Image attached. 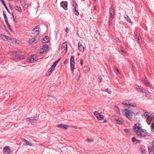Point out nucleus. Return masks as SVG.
Wrapping results in <instances>:
<instances>
[{
    "mask_svg": "<svg viewBox=\"0 0 154 154\" xmlns=\"http://www.w3.org/2000/svg\"><path fill=\"white\" fill-rule=\"evenodd\" d=\"M122 113L123 116L130 121H132L133 120V116L135 115V113L132 109L129 107L122 109Z\"/></svg>",
    "mask_w": 154,
    "mask_h": 154,
    "instance_id": "1",
    "label": "nucleus"
},
{
    "mask_svg": "<svg viewBox=\"0 0 154 154\" xmlns=\"http://www.w3.org/2000/svg\"><path fill=\"white\" fill-rule=\"evenodd\" d=\"M139 137H144L147 134L146 131L142 128L135 133Z\"/></svg>",
    "mask_w": 154,
    "mask_h": 154,
    "instance_id": "2",
    "label": "nucleus"
},
{
    "mask_svg": "<svg viewBox=\"0 0 154 154\" xmlns=\"http://www.w3.org/2000/svg\"><path fill=\"white\" fill-rule=\"evenodd\" d=\"M142 128V126L140 123L138 122L135 123L133 128L134 132L135 133Z\"/></svg>",
    "mask_w": 154,
    "mask_h": 154,
    "instance_id": "3",
    "label": "nucleus"
},
{
    "mask_svg": "<svg viewBox=\"0 0 154 154\" xmlns=\"http://www.w3.org/2000/svg\"><path fill=\"white\" fill-rule=\"evenodd\" d=\"M94 115L99 120H102L104 119L103 116L101 115L100 113H99L97 111H95L94 112Z\"/></svg>",
    "mask_w": 154,
    "mask_h": 154,
    "instance_id": "4",
    "label": "nucleus"
},
{
    "mask_svg": "<svg viewBox=\"0 0 154 154\" xmlns=\"http://www.w3.org/2000/svg\"><path fill=\"white\" fill-rule=\"evenodd\" d=\"M38 118L36 117H31V118H27L26 119V122L28 124L34 123V121H37L38 120Z\"/></svg>",
    "mask_w": 154,
    "mask_h": 154,
    "instance_id": "5",
    "label": "nucleus"
},
{
    "mask_svg": "<svg viewBox=\"0 0 154 154\" xmlns=\"http://www.w3.org/2000/svg\"><path fill=\"white\" fill-rule=\"evenodd\" d=\"M70 68L72 71H73L74 68V58L73 57L71 56L70 60Z\"/></svg>",
    "mask_w": 154,
    "mask_h": 154,
    "instance_id": "6",
    "label": "nucleus"
},
{
    "mask_svg": "<svg viewBox=\"0 0 154 154\" xmlns=\"http://www.w3.org/2000/svg\"><path fill=\"white\" fill-rule=\"evenodd\" d=\"M66 42H63L62 45V50L64 53H66L67 51V46L66 43Z\"/></svg>",
    "mask_w": 154,
    "mask_h": 154,
    "instance_id": "7",
    "label": "nucleus"
},
{
    "mask_svg": "<svg viewBox=\"0 0 154 154\" xmlns=\"http://www.w3.org/2000/svg\"><path fill=\"white\" fill-rule=\"evenodd\" d=\"M4 153H6L7 154H10L12 153L13 151L12 149H10L8 146H6L3 148Z\"/></svg>",
    "mask_w": 154,
    "mask_h": 154,
    "instance_id": "8",
    "label": "nucleus"
},
{
    "mask_svg": "<svg viewBox=\"0 0 154 154\" xmlns=\"http://www.w3.org/2000/svg\"><path fill=\"white\" fill-rule=\"evenodd\" d=\"M39 39V36H35L34 37L32 38L29 40V42L30 43H35L38 41Z\"/></svg>",
    "mask_w": 154,
    "mask_h": 154,
    "instance_id": "9",
    "label": "nucleus"
},
{
    "mask_svg": "<svg viewBox=\"0 0 154 154\" xmlns=\"http://www.w3.org/2000/svg\"><path fill=\"white\" fill-rule=\"evenodd\" d=\"M114 8L111 6L109 8V15L110 18H114Z\"/></svg>",
    "mask_w": 154,
    "mask_h": 154,
    "instance_id": "10",
    "label": "nucleus"
},
{
    "mask_svg": "<svg viewBox=\"0 0 154 154\" xmlns=\"http://www.w3.org/2000/svg\"><path fill=\"white\" fill-rule=\"evenodd\" d=\"M68 3L66 1H62L60 2V6L66 11L67 10Z\"/></svg>",
    "mask_w": 154,
    "mask_h": 154,
    "instance_id": "11",
    "label": "nucleus"
},
{
    "mask_svg": "<svg viewBox=\"0 0 154 154\" xmlns=\"http://www.w3.org/2000/svg\"><path fill=\"white\" fill-rule=\"evenodd\" d=\"M39 26H36L32 30V33L33 34H38L39 33Z\"/></svg>",
    "mask_w": 154,
    "mask_h": 154,
    "instance_id": "12",
    "label": "nucleus"
},
{
    "mask_svg": "<svg viewBox=\"0 0 154 154\" xmlns=\"http://www.w3.org/2000/svg\"><path fill=\"white\" fill-rule=\"evenodd\" d=\"M36 57V56L35 55L31 56V57L30 58L28 59L27 60L28 62L31 63H33L37 60L35 58Z\"/></svg>",
    "mask_w": 154,
    "mask_h": 154,
    "instance_id": "13",
    "label": "nucleus"
},
{
    "mask_svg": "<svg viewBox=\"0 0 154 154\" xmlns=\"http://www.w3.org/2000/svg\"><path fill=\"white\" fill-rule=\"evenodd\" d=\"M122 104L126 106H130L131 105V101L130 100H125L122 102Z\"/></svg>",
    "mask_w": 154,
    "mask_h": 154,
    "instance_id": "14",
    "label": "nucleus"
},
{
    "mask_svg": "<svg viewBox=\"0 0 154 154\" xmlns=\"http://www.w3.org/2000/svg\"><path fill=\"white\" fill-rule=\"evenodd\" d=\"M57 126L59 128H63L65 130H67L68 127V125L62 124L57 125Z\"/></svg>",
    "mask_w": 154,
    "mask_h": 154,
    "instance_id": "15",
    "label": "nucleus"
},
{
    "mask_svg": "<svg viewBox=\"0 0 154 154\" xmlns=\"http://www.w3.org/2000/svg\"><path fill=\"white\" fill-rule=\"evenodd\" d=\"M78 45L79 51L82 52H83L84 50V46L82 45V44L80 42H79L78 43Z\"/></svg>",
    "mask_w": 154,
    "mask_h": 154,
    "instance_id": "16",
    "label": "nucleus"
},
{
    "mask_svg": "<svg viewBox=\"0 0 154 154\" xmlns=\"http://www.w3.org/2000/svg\"><path fill=\"white\" fill-rule=\"evenodd\" d=\"M23 141L25 142V143L23 144L25 146H28L29 145L30 146H32V144L29 141L25 139H23Z\"/></svg>",
    "mask_w": 154,
    "mask_h": 154,
    "instance_id": "17",
    "label": "nucleus"
},
{
    "mask_svg": "<svg viewBox=\"0 0 154 154\" xmlns=\"http://www.w3.org/2000/svg\"><path fill=\"white\" fill-rule=\"evenodd\" d=\"M150 115L149 113L148 112H145L144 114L142 115V117H144L146 119V121H147V119L149 118Z\"/></svg>",
    "mask_w": 154,
    "mask_h": 154,
    "instance_id": "18",
    "label": "nucleus"
},
{
    "mask_svg": "<svg viewBox=\"0 0 154 154\" xmlns=\"http://www.w3.org/2000/svg\"><path fill=\"white\" fill-rule=\"evenodd\" d=\"M90 68L87 66H84L83 68V71L85 73H87L90 71Z\"/></svg>",
    "mask_w": 154,
    "mask_h": 154,
    "instance_id": "19",
    "label": "nucleus"
},
{
    "mask_svg": "<svg viewBox=\"0 0 154 154\" xmlns=\"http://www.w3.org/2000/svg\"><path fill=\"white\" fill-rule=\"evenodd\" d=\"M132 141L134 143H140L141 142L140 140L136 139L135 137H133L132 138Z\"/></svg>",
    "mask_w": 154,
    "mask_h": 154,
    "instance_id": "20",
    "label": "nucleus"
},
{
    "mask_svg": "<svg viewBox=\"0 0 154 154\" xmlns=\"http://www.w3.org/2000/svg\"><path fill=\"white\" fill-rule=\"evenodd\" d=\"M142 81L143 82V83L146 86L148 87H150L151 86L150 83L149 82L148 80L145 79H143L142 80Z\"/></svg>",
    "mask_w": 154,
    "mask_h": 154,
    "instance_id": "21",
    "label": "nucleus"
},
{
    "mask_svg": "<svg viewBox=\"0 0 154 154\" xmlns=\"http://www.w3.org/2000/svg\"><path fill=\"white\" fill-rule=\"evenodd\" d=\"M49 41V38L48 36H45L42 39V42L44 43H48Z\"/></svg>",
    "mask_w": 154,
    "mask_h": 154,
    "instance_id": "22",
    "label": "nucleus"
},
{
    "mask_svg": "<svg viewBox=\"0 0 154 154\" xmlns=\"http://www.w3.org/2000/svg\"><path fill=\"white\" fill-rule=\"evenodd\" d=\"M149 154H154V147H152L151 148L148 147Z\"/></svg>",
    "mask_w": 154,
    "mask_h": 154,
    "instance_id": "23",
    "label": "nucleus"
},
{
    "mask_svg": "<svg viewBox=\"0 0 154 154\" xmlns=\"http://www.w3.org/2000/svg\"><path fill=\"white\" fill-rule=\"evenodd\" d=\"M11 54H12L13 55L14 54H16L17 55H20L21 54V52L20 51H12L11 52Z\"/></svg>",
    "mask_w": 154,
    "mask_h": 154,
    "instance_id": "24",
    "label": "nucleus"
},
{
    "mask_svg": "<svg viewBox=\"0 0 154 154\" xmlns=\"http://www.w3.org/2000/svg\"><path fill=\"white\" fill-rule=\"evenodd\" d=\"M116 122L117 124L121 125L123 124V120L120 118H119V119H117Z\"/></svg>",
    "mask_w": 154,
    "mask_h": 154,
    "instance_id": "25",
    "label": "nucleus"
},
{
    "mask_svg": "<svg viewBox=\"0 0 154 154\" xmlns=\"http://www.w3.org/2000/svg\"><path fill=\"white\" fill-rule=\"evenodd\" d=\"M77 8H74V14L76 16H78L79 14V12L78 10H77Z\"/></svg>",
    "mask_w": 154,
    "mask_h": 154,
    "instance_id": "26",
    "label": "nucleus"
},
{
    "mask_svg": "<svg viewBox=\"0 0 154 154\" xmlns=\"http://www.w3.org/2000/svg\"><path fill=\"white\" fill-rule=\"evenodd\" d=\"M54 71L53 69L50 68L48 71L46 73V74L47 75H50L53 71Z\"/></svg>",
    "mask_w": 154,
    "mask_h": 154,
    "instance_id": "27",
    "label": "nucleus"
},
{
    "mask_svg": "<svg viewBox=\"0 0 154 154\" xmlns=\"http://www.w3.org/2000/svg\"><path fill=\"white\" fill-rule=\"evenodd\" d=\"M0 37L2 39L5 41L7 40L8 38V36L4 35H1Z\"/></svg>",
    "mask_w": 154,
    "mask_h": 154,
    "instance_id": "28",
    "label": "nucleus"
},
{
    "mask_svg": "<svg viewBox=\"0 0 154 154\" xmlns=\"http://www.w3.org/2000/svg\"><path fill=\"white\" fill-rule=\"evenodd\" d=\"M42 49H43V50H44L45 51H46L48 49V46L47 45H45L43 46L42 48Z\"/></svg>",
    "mask_w": 154,
    "mask_h": 154,
    "instance_id": "29",
    "label": "nucleus"
},
{
    "mask_svg": "<svg viewBox=\"0 0 154 154\" xmlns=\"http://www.w3.org/2000/svg\"><path fill=\"white\" fill-rule=\"evenodd\" d=\"M15 9L18 11L19 12H22V9L20 7H19L18 6H16L14 7Z\"/></svg>",
    "mask_w": 154,
    "mask_h": 154,
    "instance_id": "30",
    "label": "nucleus"
},
{
    "mask_svg": "<svg viewBox=\"0 0 154 154\" xmlns=\"http://www.w3.org/2000/svg\"><path fill=\"white\" fill-rule=\"evenodd\" d=\"M124 17L128 22L129 23L131 22V20L129 17L128 16V15H125Z\"/></svg>",
    "mask_w": 154,
    "mask_h": 154,
    "instance_id": "31",
    "label": "nucleus"
},
{
    "mask_svg": "<svg viewBox=\"0 0 154 154\" xmlns=\"http://www.w3.org/2000/svg\"><path fill=\"white\" fill-rule=\"evenodd\" d=\"M25 58V56L23 55L20 56L17 58V61L23 59Z\"/></svg>",
    "mask_w": 154,
    "mask_h": 154,
    "instance_id": "32",
    "label": "nucleus"
},
{
    "mask_svg": "<svg viewBox=\"0 0 154 154\" xmlns=\"http://www.w3.org/2000/svg\"><path fill=\"white\" fill-rule=\"evenodd\" d=\"M114 108H115V110L117 112V113L119 114V115H120V110L119 109V108L118 107H117L116 106H115L114 107Z\"/></svg>",
    "mask_w": 154,
    "mask_h": 154,
    "instance_id": "33",
    "label": "nucleus"
},
{
    "mask_svg": "<svg viewBox=\"0 0 154 154\" xmlns=\"http://www.w3.org/2000/svg\"><path fill=\"white\" fill-rule=\"evenodd\" d=\"M144 88L143 87L140 86L137 90L140 92L143 93L144 92Z\"/></svg>",
    "mask_w": 154,
    "mask_h": 154,
    "instance_id": "34",
    "label": "nucleus"
},
{
    "mask_svg": "<svg viewBox=\"0 0 154 154\" xmlns=\"http://www.w3.org/2000/svg\"><path fill=\"white\" fill-rule=\"evenodd\" d=\"M151 131L154 132V122L152 123L151 125Z\"/></svg>",
    "mask_w": 154,
    "mask_h": 154,
    "instance_id": "35",
    "label": "nucleus"
},
{
    "mask_svg": "<svg viewBox=\"0 0 154 154\" xmlns=\"http://www.w3.org/2000/svg\"><path fill=\"white\" fill-rule=\"evenodd\" d=\"M72 7L74 8H77L78 5L76 2H74L72 5Z\"/></svg>",
    "mask_w": 154,
    "mask_h": 154,
    "instance_id": "36",
    "label": "nucleus"
},
{
    "mask_svg": "<svg viewBox=\"0 0 154 154\" xmlns=\"http://www.w3.org/2000/svg\"><path fill=\"white\" fill-rule=\"evenodd\" d=\"M42 49H40V50L38 51V53H39V54H43L45 52L44 50H43Z\"/></svg>",
    "mask_w": 154,
    "mask_h": 154,
    "instance_id": "37",
    "label": "nucleus"
},
{
    "mask_svg": "<svg viewBox=\"0 0 154 154\" xmlns=\"http://www.w3.org/2000/svg\"><path fill=\"white\" fill-rule=\"evenodd\" d=\"M114 39H115V40L116 42H121V41L120 40L118 37H115L114 38Z\"/></svg>",
    "mask_w": 154,
    "mask_h": 154,
    "instance_id": "38",
    "label": "nucleus"
},
{
    "mask_svg": "<svg viewBox=\"0 0 154 154\" xmlns=\"http://www.w3.org/2000/svg\"><path fill=\"white\" fill-rule=\"evenodd\" d=\"M110 19L109 20V25L111 26V24H112V20L114 19V18H111L109 17Z\"/></svg>",
    "mask_w": 154,
    "mask_h": 154,
    "instance_id": "39",
    "label": "nucleus"
},
{
    "mask_svg": "<svg viewBox=\"0 0 154 154\" xmlns=\"http://www.w3.org/2000/svg\"><path fill=\"white\" fill-rule=\"evenodd\" d=\"M3 16H4V17L5 21L7 20H8L6 15L5 12L4 11H3Z\"/></svg>",
    "mask_w": 154,
    "mask_h": 154,
    "instance_id": "40",
    "label": "nucleus"
},
{
    "mask_svg": "<svg viewBox=\"0 0 154 154\" xmlns=\"http://www.w3.org/2000/svg\"><path fill=\"white\" fill-rule=\"evenodd\" d=\"M69 62V59H67L65 60L64 62V63L65 65H66V64H68Z\"/></svg>",
    "mask_w": 154,
    "mask_h": 154,
    "instance_id": "41",
    "label": "nucleus"
},
{
    "mask_svg": "<svg viewBox=\"0 0 154 154\" xmlns=\"http://www.w3.org/2000/svg\"><path fill=\"white\" fill-rule=\"evenodd\" d=\"M56 66V64L54 63L52 64L51 67L52 69H53L54 70V68H55Z\"/></svg>",
    "mask_w": 154,
    "mask_h": 154,
    "instance_id": "42",
    "label": "nucleus"
},
{
    "mask_svg": "<svg viewBox=\"0 0 154 154\" xmlns=\"http://www.w3.org/2000/svg\"><path fill=\"white\" fill-rule=\"evenodd\" d=\"M124 131L127 134L129 133L130 131L129 130L127 129H124Z\"/></svg>",
    "mask_w": 154,
    "mask_h": 154,
    "instance_id": "43",
    "label": "nucleus"
},
{
    "mask_svg": "<svg viewBox=\"0 0 154 154\" xmlns=\"http://www.w3.org/2000/svg\"><path fill=\"white\" fill-rule=\"evenodd\" d=\"M140 86H139L138 85H134V88H135L137 90H138V89H139V88H140Z\"/></svg>",
    "mask_w": 154,
    "mask_h": 154,
    "instance_id": "44",
    "label": "nucleus"
},
{
    "mask_svg": "<svg viewBox=\"0 0 154 154\" xmlns=\"http://www.w3.org/2000/svg\"><path fill=\"white\" fill-rule=\"evenodd\" d=\"M113 119L116 121V120L117 119H119V118L116 116H113Z\"/></svg>",
    "mask_w": 154,
    "mask_h": 154,
    "instance_id": "45",
    "label": "nucleus"
},
{
    "mask_svg": "<svg viewBox=\"0 0 154 154\" xmlns=\"http://www.w3.org/2000/svg\"><path fill=\"white\" fill-rule=\"evenodd\" d=\"M61 59V58H59L58 60H57L56 61L54 62V63L57 65V63Z\"/></svg>",
    "mask_w": 154,
    "mask_h": 154,
    "instance_id": "46",
    "label": "nucleus"
},
{
    "mask_svg": "<svg viewBox=\"0 0 154 154\" xmlns=\"http://www.w3.org/2000/svg\"><path fill=\"white\" fill-rule=\"evenodd\" d=\"M137 38L138 40L139 41V42H138L139 43H140V42L139 40L141 39V38L140 36V35L139 34H138V37Z\"/></svg>",
    "mask_w": 154,
    "mask_h": 154,
    "instance_id": "47",
    "label": "nucleus"
},
{
    "mask_svg": "<svg viewBox=\"0 0 154 154\" xmlns=\"http://www.w3.org/2000/svg\"><path fill=\"white\" fill-rule=\"evenodd\" d=\"M147 37H148V38L150 40V41H151V42L152 41V40L151 37L149 36H148Z\"/></svg>",
    "mask_w": 154,
    "mask_h": 154,
    "instance_id": "48",
    "label": "nucleus"
},
{
    "mask_svg": "<svg viewBox=\"0 0 154 154\" xmlns=\"http://www.w3.org/2000/svg\"><path fill=\"white\" fill-rule=\"evenodd\" d=\"M106 91L108 93H109L110 92V89L107 88L106 89Z\"/></svg>",
    "mask_w": 154,
    "mask_h": 154,
    "instance_id": "49",
    "label": "nucleus"
},
{
    "mask_svg": "<svg viewBox=\"0 0 154 154\" xmlns=\"http://www.w3.org/2000/svg\"><path fill=\"white\" fill-rule=\"evenodd\" d=\"M5 8L6 9V10L8 11V12L9 13V14H11L10 13V12L9 11V10H8V8L6 6H5Z\"/></svg>",
    "mask_w": 154,
    "mask_h": 154,
    "instance_id": "50",
    "label": "nucleus"
},
{
    "mask_svg": "<svg viewBox=\"0 0 154 154\" xmlns=\"http://www.w3.org/2000/svg\"><path fill=\"white\" fill-rule=\"evenodd\" d=\"M136 105V104L135 103H131V105L130 106H131L132 107H134Z\"/></svg>",
    "mask_w": 154,
    "mask_h": 154,
    "instance_id": "51",
    "label": "nucleus"
},
{
    "mask_svg": "<svg viewBox=\"0 0 154 154\" xmlns=\"http://www.w3.org/2000/svg\"><path fill=\"white\" fill-rule=\"evenodd\" d=\"M98 79H99L98 82L99 83L101 82V80H102V79L100 76L98 77Z\"/></svg>",
    "mask_w": 154,
    "mask_h": 154,
    "instance_id": "52",
    "label": "nucleus"
},
{
    "mask_svg": "<svg viewBox=\"0 0 154 154\" xmlns=\"http://www.w3.org/2000/svg\"><path fill=\"white\" fill-rule=\"evenodd\" d=\"M65 31L67 33L68 32L69 29H68V28L67 27H66V28L65 29Z\"/></svg>",
    "mask_w": 154,
    "mask_h": 154,
    "instance_id": "53",
    "label": "nucleus"
},
{
    "mask_svg": "<svg viewBox=\"0 0 154 154\" xmlns=\"http://www.w3.org/2000/svg\"><path fill=\"white\" fill-rule=\"evenodd\" d=\"M5 22H6V24L7 26H9L10 25V24H9V23H8V20H7V21H5Z\"/></svg>",
    "mask_w": 154,
    "mask_h": 154,
    "instance_id": "54",
    "label": "nucleus"
},
{
    "mask_svg": "<svg viewBox=\"0 0 154 154\" xmlns=\"http://www.w3.org/2000/svg\"><path fill=\"white\" fill-rule=\"evenodd\" d=\"M8 28L11 31V32H13V30L11 28V26H8Z\"/></svg>",
    "mask_w": 154,
    "mask_h": 154,
    "instance_id": "55",
    "label": "nucleus"
},
{
    "mask_svg": "<svg viewBox=\"0 0 154 154\" xmlns=\"http://www.w3.org/2000/svg\"><path fill=\"white\" fill-rule=\"evenodd\" d=\"M80 63L81 65H82L83 63V61L82 60H81L80 61Z\"/></svg>",
    "mask_w": 154,
    "mask_h": 154,
    "instance_id": "56",
    "label": "nucleus"
},
{
    "mask_svg": "<svg viewBox=\"0 0 154 154\" xmlns=\"http://www.w3.org/2000/svg\"><path fill=\"white\" fill-rule=\"evenodd\" d=\"M121 51H122V52H123L124 54H125V51L124 49L123 48H122V49H121Z\"/></svg>",
    "mask_w": 154,
    "mask_h": 154,
    "instance_id": "57",
    "label": "nucleus"
},
{
    "mask_svg": "<svg viewBox=\"0 0 154 154\" xmlns=\"http://www.w3.org/2000/svg\"><path fill=\"white\" fill-rule=\"evenodd\" d=\"M2 4L4 6V7H5V6H6V5L4 1L2 2Z\"/></svg>",
    "mask_w": 154,
    "mask_h": 154,
    "instance_id": "58",
    "label": "nucleus"
},
{
    "mask_svg": "<svg viewBox=\"0 0 154 154\" xmlns=\"http://www.w3.org/2000/svg\"><path fill=\"white\" fill-rule=\"evenodd\" d=\"M115 69H116V71L118 73H119V70L118 69V68L117 67H116L115 68Z\"/></svg>",
    "mask_w": 154,
    "mask_h": 154,
    "instance_id": "59",
    "label": "nucleus"
},
{
    "mask_svg": "<svg viewBox=\"0 0 154 154\" xmlns=\"http://www.w3.org/2000/svg\"><path fill=\"white\" fill-rule=\"evenodd\" d=\"M24 7L25 8H27L28 7V5L27 4H26L24 5Z\"/></svg>",
    "mask_w": 154,
    "mask_h": 154,
    "instance_id": "60",
    "label": "nucleus"
},
{
    "mask_svg": "<svg viewBox=\"0 0 154 154\" xmlns=\"http://www.w3.org/2000/svg\"><path fill=\"white\" fill-rule=\"evenodd\" d=\"M141 152L142 153H144L145 152V150H143L142 151H141Z\"/></svg>",
    "mask_w": 154,
    "mask_h": 154,
    "instance_id": "61",
    "label": "nucleus"
},
{
    "mask_svg": "<svg viewBox=\"0 0 154 154\" xmlns=\"http://www.w3.org/2000/svg\"><path fill=\"white\" fill-rule=\"evenodd\" d=\"M11 40V38L9 37H8V40Z\"/></svg>",
    "mask_w": 154,
    "mask_h": 154,
    "instance_id": "62",
    "label": "nucleus"
},
{
    "mask_svg": "<svg viewBox=\"0 0 154 154\" xmlns=\"http://www.w3.org/2000/svg\"><path fill=\"white\" fill-rule=\"evenodd\" d=\"M152 145H153L152 147H154V140H153V141L152 142Z\"/></svg>",
    "mask_w": 154,
    "mask_h": 154,
    "instance_id": "63",
    "label": "nucleus"
},
{
    "mask_svg": "<svg viewBox=\"0 0 154 154\" xmlns=\"http://www.w3.org/2000/svg\"><path fill=\"white\" fill-rule=\"evenodd\" d=\"M138 35H137V34H136V38H137L138 37Z\"/></svg>",
    "mask_w": 154,
    "mask_h": 154,
    "instance_id": "64",
    "label": "nucleus"
}]
</instances>
